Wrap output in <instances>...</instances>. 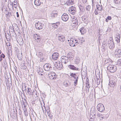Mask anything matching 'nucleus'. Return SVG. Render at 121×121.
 <instances>
[{
  "instance_id": "f257e3e1",
  "label": "nucleus",
  "mask_w": 121,
  "mask_h": 121,
  "mask_svg": "<svg viewBox=\"0 0 121 121\" xmlns=\"http://www.w3.org/2000/svg\"><path fill=\"white\" fill-rule=\"evenodd\" d=\"M116 67L113 65H109L107 67V69L108 71L111 73L115 72L116 70Z\"/></svg>"
},
{
  "instance_id": "f03ea898",
  "label": "nucleus",
  "mask_w": 121,
  "mask_h": 121,
  "mask_svg": "<svg viewBox=\"0 0 121 121\" xmlns=\"http://www.w3.org/2000/svg\"><path fill=\"white\" fill-rule=\"evenodd\" d=\"M108 44L109 48L110 49H113L115 47L114 43L113 41L112 38L110 37L109 39Z\"/></svg>"
},
{
  "instance_id": "7ed1b4c3",
  "label": "nucleus",
  "mask_w": 121,
  "mask_h": 121,
  "mask_svg": "<svg viewBox=\"0 0 121 121\" xmlns=\"http://www.w3.org/2000/svg\"><path fill=\"white\" fill-rule=\"evenodd\" d=\"M48 75L50 79L52 80L55 79L57 77L56 74L53 72L49 73Z\"/></svg>"
},
{
  "instance_id": "20e7f679",
  "label": "nucleus",
  "mask_w": 121,
  "mask_h": 121,
  "mask_svg": "<svg viewBox=\"0 0 121 121\" xmlns=\"http://www.w3.org/2000/svg\"><path fill=\"white\" fill-rule=\"evenodd\" d=\"M78 41L77 39H70V45L71 46H75L78 44Z\"/></svg>"
},
{
  "instance_id": "39448f33",
  "label": "nucleus",
  "mask_w": 121,
  "mask_h": 121,
  "mask_svg": "<svg viewBox=\"0 0 121 121\" xmlns=\"http://www.w3.org/2000/svg\"><path fill=\"white\" fill-rule=\"evenodd\" d=\"M54 65L56 67L59 69H62L63 67L62 63L59 61L55 62Z\"/></svg>"
},
{
  "instance_id": "423d86ee",
  "label": "nucleus",
  "mask_w": 121,
  "mask_h": 121,
  "mask_svg": "<svg viewBox=\"0 0 121 121\" xmlns=\"http://www.w3.org/2000/svg\"><path fill=\"white\" fill-rule=\"evenodd\" d=\"M35 26L36 29L40 30L43 29L44 25L38 21L35 23Z\"/></svg>"
},
{
  "instance_id": "0eeeda50",
  "label": "nucleus",
  "mask_w": 121,
  "mask_h": 121,
  "mask_svg": "<svg viewBox=\"0 0 121 121\" xmlns=\"http://www.w3.org/2000/svg\"><path fill=\"white\" fill-rule=\"evenodd\" d=\"M97 108L98 110L100 112H103L105 109L104 106L101 104H99L98 105Z\"/></svg>"
},
{
  "instance_id": "6e6552de",
  "label": "nucleus",
  "mask_w": 121,
  "mask_h": 121,
  "mask_svg": "<svg viewBox=\"0 0 121 121\" xmlns=\"http://www.w3.org/2000/svg\"><path fill=\"white\" fill-rule=\"evenodd\" d=\"M61 61L62 63L66 64L68 62V58L65 56H62L61 58Z\"/></svg>"
},
{
  "instance_id": "1a4fd4ad",
  "label": "nucleus",
  "mask_w": 121,
  "mask_h": 121,
  "mask_svg": "<svg viewBox=\"0 0 121 121\" xmlns=\"http://www.w3.org/2000/svg\"><path fill=\"white\" fill-rule=\"evenodd\" d=\"M43 68L44 70L47 71H49L51 70L52 68L51 65L48 64H45L43 66Z\"/></svg>"
},
{
  "instance_id": "9d476101",
  "label": "nucleus",
  "mask_w": 121,
  "mask_h": 121,
  "mask_svg": "<svg viewBox=\"0 0 121 121\" xmlns=\"http://www.w3.org/2000/svg\"><path fill=\"white\" fill-rule=\"evenodd\" d=\"M56 37L58 38V39L60 41L63 42L65 40V36L62 35L58 34L56 35Z\"/></svg>"
},
{
  "instance_id": "9b49d317",
  "label": "nucleus",
  "mask_w": 121,
  "mask_h": 121,
  "mask_svg": "<svg viewBox=\"0 0 121 121\" xmlns=\"http://www.w3.org/2000/svg\"><path fill=\"white\" fill-rule=\"evenodd\" d=\"M58 14V12L56 10L53 11L50 14L51 17L53 19L56 17Z\"/></svg>"
},
{
  "instance_id": "f8f14e48",
  "label": "nucleus",
  "mask_w": 121,
  "mask_h": 121,
  "mask_svg": "<svg viewBox=\"0 0 121 121\" xmlns=\"http://www.w3.org/2000/svg\"><path fill=\"white\" fill-rule=\"evenodd\" d=\"M116 80H110L109 81V85L110 87L114 88L116 86Z\"/></svg>"
},
{
  "instance_id": "ddd939ff",
  "label": "nucleus",
  "mask_w": 121,
  "mask_h": 121,
  "mask_svg": "<svg viewBox=\"0 0 121 121\" xmlns=\"http://www.w3.org/2000/svg\"><path fill=\"white\" fill-rule=\"evenodd\" d=\"M115 56L120 57L121 56V50L118 48L115 51Z\"/></svg>"
},
{
  "instance_id": "4468645a",
  "label": "nucleus",
  "mask_w": 121,
  "mask_h": 121,
  "mask_svg": "<svg viewBox=\"0 0 121 121\" xmlns=\"http://www.w3.org/2000/svg\"><path fill=\"white\" fill-rule=\"evenodd\" d=\"M68 66L69 69L73 70L79 71L80 70L79 68L73 65H70Z\"/></svg>"
},
{
  "instance_id": "2eb2a0df",
  "label": "nucleus",
  "mask_w": 121,
  "mask_h": 121,
  "mask_svg": "<svg viewBox=\"0 0 121 121\" xmlns=\"http://www.w3.org/2000/svg\"><path fill=\"white\" fill-rule=\"evenodd\" d=\"M69 18L68 15L65 13H64L61 16L62 20L64 21H66Z\"/></svg>"
},
{
  "instance_id": "dca6fc26",
  "label": "nucleus",
  "mask_w": 121,
  "mask_h": 121,
  "mask_svg": "<svg viewBox=\"0 0 121 121\" xmlns=\"http://www.w3.org/2000/svg\"><path fill=\"white\" fill-rule=\"evenodd\" d=\"M81 18L82 21L84 22L87 24L89 22L88 19V17L84 16H82Z\"/></svg>"
},
{
  "instance_id": "f3484780",
  "label": "nucleus",
  "mask_w": 121,
  "mask_h": 121,
  "mask_svg": "<svg viewBox=\"0 0 121 121\" xmlns=\"http://www.w3.org/2000/svg\"><path fill=\"white\" fill-rule=\"evenodd\" d=\"M27 89V93L28 94L29 96L32 95L33 94H34L35 91V90L33 91L31 88H28Z\"/></svg>"
},
{
  "instance_id": "a211bd4d",
  "label": "nucleus",
  "mask_w": 121,
  "mask_h": 121,
  "mask_svg": "<svg viewBox=\"0 0 121 121\" xmlns=\"http://www.w3.org/2000/svg\"><path fill=\"white\" fill-rule=\"evenodd\" d=\"M67 57L69 60H72L74 58V54L72 52H71L67 54Z\"/></svg>"
},
{
  "instance_id": "6ab92c4d",
  "label": "nucleus",
  "mask_w": 121,
  "mask_h": 121,
  "mask_svg": "<svg viewBox=\"0 0 121 121\" xmlns=\"http://www.w3.org/2000/svg\"><path fill=\"white\" fill-rule=\"evenodd\" d=\"M17 55L19 60H22V52L18 51L17 53Z\"/></svg>"
},
{
  "instance_id": "aec40b11",
  "label": "nucleus",
  "mask_w": 121,
  "mask_h": 121,
  "mask_svg": "<svg viewBox=\"0 0 121 121\" xmlns=\"http://www.w3.org/2000/svg\"><path fill=\"white\" fill-rule=\"evenodd\" d=\"M71 84V81H66L64 82V84L65 87H69L70 86Z\"/></svg>"
},
{
  "instance_id": "412c9836",
  "label": "nucleus",
  "mask_w": 121,
  "mask_h": 121,
  "mask_svg": "<svg viewBox=\"0 0 121 121\" xmlns=\"http://www.w3.org/2000/svg\"><path fill=\"white\" fill-rule=\"evenodd\" d=\"M58 54L57 52L54 53L52 56V59L53 60H57L58 58Z\"/></svg>"
},
{
  "instance_id": "4be33fe9",
  "label": "nucleus",
  "mask_w": 121,
  "mask_h": 121,
  "mask_svg": "<svg viewBox=\"0 0 121 121\" xmlns=\"http://www.w3.org/2000/svg\"><path fill=\"white\" fill-rule=\"evenodd\" d=\"M95 107H93L91 108L90 110L91 113H93V118H95L96 116L95 113Z\"/></svg>"
},
{
  "instance_id": "5701e85b",
  "label": "nucleus",
  "mask_w": 121,
  "mask_h": 121,
  "mask_svg": "<svg viewBox=\"0 0 121 121\" xmlns=\"http://www.w3.org/2000/svg\"><path fill=\"white\" fill-rule=\"evenodd\" d=\"M112 63V60L110 58L105 60H104V64H108V65H110Z\"/></svg>"
},
{
  "instance_id": "b1692460",
  "label": "nucleus",
  "mask_w": 121,
  "mask_h": 121,
  "mask_svg": "<svg viewBox=\"0 0 121 121\" xmlns=\"http://www.w3.org/2000/svg\"><path fill=\"white\" fill-rule=\"evenodd\" d=\"M34 38L35 40L37 41H40L41 40V37L37 34H35L34 35Z\"/></svg>"
},
{
  "instance_id": "393cba45",
  "label": "nucleus",
  "mask_w": 121,
  "mask_h": 121,
  "mask_svg": "<svg viewBox=\"0 0 121 121\" xmlns=\"http://www.w3.org/2000/svg\"><path fill=\"white\" fill-rule=\"evenodd\" d=\"M70 76H71L72 78H73L75 79H77V78H78V76H77L75 73H70Z\"/></svg>"
},
{
  "instance_id": "a878e982",
  "label": "nucleus",
  "mask_w": 121,
  "mask_h": 121,
  "mask_svg": "<svg viewBox=\"0 0 121 121\" xmlns=\"http://www.w3.org/2000/svg\"><path fill=\"white\" fill-rule=\"evenodd\" d=\"M80 31L82 34L84 35L86 33V30L85 28L82 27L80 29Z\"/></svg>"
},
{
  "instance_id": "bb28decb",
  "label": "nucleus",
  "mask_w": 121,
  "mask_h": 121,
  "mask_svg": "<svg viewBox=\"0 0 121 121\" xmlns=\"http://www.w3.org/2000/svg\"><path fill=\"white\" fill-rule=\"evenodd\" d=\"M21 104L22 105V107L23 108V109H24L25 110L26 109V101H24L23 100L22 102L21 101Z\"/></svg>"
},
{
  "instance_id": "cd10ccee",
  "label": "nucleus",
  "mask_w": 121,
  "mask_h": 121,
  "mask_svg": "<svg viewBox=\"0 0 121 121\" xmlns=\"http://www.w3.org/2000/svg\"><path fill=\"white\" fill-rule=\"evenodd\" d=\"M78 20H76L75 21H72V22L71 25L72 26H75L78 25Z\"/></svg>"
},
{
  "instance_id": "c85d7f7f",
  "label": "nucleus",
  "mask_w": 121,
  "mask_h": 121,
  "mask_svg": "<svg viewBox=\"0 0 121 121\" xmlns=\"http://www.w3.org/2000/svg\"><path fill=\"white\" fill-rule=\"evenodd\" d=\"M34 4L36 5L39 6L40 5L41 2L39 0H35L34 1Z\"/></svg>"
},
{
  "instance_id": "c756f323",
  "label": "nucleus",
  "mask_w": 121,
  "mask_h": 121,
  "mask_svg": "<svg viewBox=\"0 0 121 121\" xmlns=\"http://www.w3.org/2000/svg\"><path fill=\"white\" fill-rule=\"evenodd\" d=\"M53 26L54 27V28H57L58 26L60 24L59 22H57L56 23H53Z\"/></svg>"
},
{
  "instance_id": "7c9ffc66",
  "label": "nucleus",
  "mask_w": 121,
  "mask_h": 121,
  "mask_svg": "<svg viewBox=\"0 0 121 121\" xmlns=\"http://www.w3.org/2000/svg\"><path fill=\"white\" fill-rule=\"evenodd\" d=\"M120 35L119 34L117 36V37L115 38V40L117 42H119L120 41Z\"/></svg>"
},
{
  "instance_id": "2f4dec72",
  "label": "nucleus",
  "mask_w": 121,
  "mask_h": 121,
  "mask_svg": "<svg viewBox=\"0 0 121 121\" xmlns=\"http://www.w3.org/2000/svg\"><path fill=\"white\" fill-rule=\"evenodd\" d=\"M9 32L11 31V32H14L15 33L14 28L11 26H9Z\"/></svg>"
},
{
  "instance_id": "473e14b6",
  "label": "nucleus",
  "mask_w": 121,
  "mask_h": 121,
  "mask_svg": "<svg viewBox=\"0 0 121 121\" xmlns=\"http://www.w3.org/2000/svg\"><path fill=\"white\" fill-rule=\"evenodd\" d=\"M80 59L79 58H76L74 61V63L75 64H78L80 62Z\"/></svg>"
},
{
  "instance_id": "72a5a7b5",
  "label": "nucleus",
  "mask_w": 121,
  "mask_h": 121,
  "mask_svg": "<svg viewBox=\"0 0 121 121\" xmlns=\"http://www.w3.org/2000/svg\"><path fill=\"white\" fill-rule=\"evenodd\" d=\"M90 84H89L88 81H87V82H86V89L87 90V89H88V91H89V88H90Z\"/></svg>"
},
{
  "instance_id": "f704fd0d",
  "label": "nucleus",
  "mask_w": 121,
  "mask_h": 121,
  "mask_svg": "<svg viewBox=\"0 0 121 121\" xmlns=\"http://www.w3.org/2000/svg\"><path fill=\"white\" fill-rule=\"evenodd\" d=\"M2 64L4 67L5 66L7 65V63L6 60L5 59L3 60V61L2 62Z\"/></svg>"
},
{
  "instance_id": "c9c22d12",
  "label": "nucleus",
  "mask_w": 121,
  "mask_h": 121,
  "mask_svg": "<svg viewBox=\"0 0 121 121\" xmlns=\"http://www.w3.org/2000/svg\"><path fill=\"white\" fill-rule=\"evenodd\" d=\"M43 107L45 109V104H44V102L43 101V103H41V107L42 108V110H43V111L44 112L43 108Z\"/></svg>"
},
{
  "instance_id": "e433bc0d",
  "label": "nucleus",
  "mask_w": 121,
  "mask_h": 121,
  "mask_svg": "<svg viewBox=\"0 0 121 121\" xmlns=\"http://www.w3.org/2000/svg\"><path fill=\"white\" fill-rule=\"evenodd\" d=\"M13 27L14 28L16 27V29L18 30V26L16 24L14 23L13 25Z\"/></svg>"
},
{
  "instance_id": "4c0bfd02",
  "label": "nucleus",
  "mask_w": 121,
  "mask_h": 121,
  "mask_svg": "<svg viewBox=\"0 0 121 121\" xmlns=\"http://www.w3.org/2000/svg\"><path fill=\"white\" fill-rule=\"evenodd\" d=\"M22 88L24 90H26V86L25 84L23 83L22 84Z\"/></svg>"
},
{
  "instance_id": "58836bf2",
  "label": "nucleus",
  "mask_w": 121,
  "mask_h": 121,
  "mask_svg": "<svg viewBox=\"0 0 121 121\" xmlns=\"http://www.w3.org/2000/svg\"><path fill=\"white\" fill-rule=\"evenodd\" d=\"M43 52H39L37 54L38 56L40 57L42 56L43 55Z\"/></svg>"
},
{
  "instance_id": "ea45409f",
  "label": "nucleus",
  "mask_w": 121,
  "mask_h": 121,
  "mask_svg": "<svg viewBox=\"0 0 121 121\" xmlns=\"http://www.w3.org/2000/svg\"><path fill=\"white\" fill-rule=\"evenodd\" d=\"M91 6L89 5H88L87 6L86 8V9L87 11H89L90 9H91Z\"/></svg>"
},
{
  "instance_id": "a19ab883",
  "label": "nucleus",
  "mask_w": 121,
  "mask_h": 121,
  "mask_svg": "<svg viewBox=\"0 0 121 121\" xmlns=\"http://www.w3.org/2000/svg\"><path fill=\"white\" fill-rule=\"evenodd\" d=\"M24 111V114L26 117H27L28 116V113L27 111V108L25 110L24 109H23Z\"/></svg>"
},
{
  "instance_id": "79ce46f5",
  "label": "nucleus",
  "mask_w": 121,
  "mask_h": 121,
  "mask_svg": "<svg viewBox=\"0 0 121 121\" xmlns=\"http://www.w3.org/2000/svg\"><path fill=\"white\" fill-rule=\"evenodd\" d=\"M5 36L6 38L8 40V39H9V38L10 37V36L9 35V34L8 33V34H5Z\"/></svg>"
},
{
  "instance_id": "37998d69",
  "label": "nucleus",
  "mask_w": 121,
  "mask_h": 121,
  "mask_svg": "<svg viewBox=\"0 0 121 121\" xmlns=\"http://www.w3.org/2000/svg\"><path fill=\"white\" fill-rule=\"evenodd\" d=\"M76 9L73 6H72L70 8V11H76Z\"/></svg>"
},
{
  "instance_id": "c03bdc74",
  "label": "nucleus",
  "mask_w": 121,
  "mask_h": 121,
  "mask_svg": "<svg viewBox=\"0 0 121 121\" xmlns=\"http://www.w3.org/2000/svg\"><path fill=\"white\" fill-rule=\"evenodd\" d=\"M121 0H114V1L116 4H119L120 3Z\"/></svg>"
},
{
  "instance_id": "a18cd8bd",
  "label": "nucleus",
  "mask_w": 121,
  "mask_h": 121,
  "mask_svg": "<svg viewBox=\"0 0 121 121\" xmlns=\"http://www.w3.org/2000/svg\"><path fill=\"white\" fill-rule=\"evenodd\" d=\"M78 79V78H77V79H75V80L74 82V86H76V85L77 84Z\"/></svg>"
},
{
  "instance_id": "49530a36",
  "label": "nucleus",
  "mask_w": 121,
  "mask_h": 121,
  "mask_svg": "<svg viewBox=\"0 0 121 121\" xmlns=\"http://www.w3.org/2000/svg\"><path fill=\"white\" fill-rule=\"evenodd\" d=\"M13 3H14L13 4L14 6V7L15 8H16L17 7V2L16 0H14L13 1Z\"/></svg>"
},
{
  "instance_id": "de8ad7c7",
  "label": "nucleus",
  "mask_w": 121,
  "mask_h": 121,
  "mask_svg": "<svg viewBox=\"0 0 121 121\" xmlns=\"http://www.w3.org/2000/svg\"><path fill=\"white\" fill-rule=\"evenodd\" d=\"M117 65H121V59H119L117 61Z\"/></svg>"
},
{
  "instance_id": "09e8293b",
  "label": "nucleus",
  "mask_w": 121,
  "mask_h": 121,
  "mask_svg": "<svg viewBox=\"0 0 121 121\" xmlns=\"http://www.w3.org/2000/svg\"><path fill=\"white\" fill-rule=\"evenodd\" d=\"M70 11V13L72 14V15H74L76 13V11H70Z\"/></svg>"
},
{
  "instance_id": "8fccbe9b",
  "label": "nucleus",
  "mask_w": 121,
  "mask_h": 121,
  "mask_svg": "<svg viewBox=\"0 0 121 121\" xmlns=\"http://www.w3.org/2000/svg\"><path fill=\"white\" fill-rule=\"evenodd\" d=\"M76 20H78L76 17H72V19L71 20L72 22V21H75Z\"/></svg>"
},
{
  "instance_id": "3c124183",
  "label": "nucleus",
  "mask_w": 121,
  "mask_h": 121,
  "mask_svg": "<svg viewBox=\"0 0 121 121\" xmlns=\"http://www.w3.org/2000/svg\"><path fill=\"white\" fill-rule=\"evenodd\" d=\"M68 2L69 3H70V4H73L74 2L73 0H69L68 1Z\"/></svg>"
},
{
  "instance_id": "603ef678",
  "label": "nucleus",
  "mask_w": 121,
  "mask_h": 121,
  "mask_svg": "<svg viewBox=\"0 0 121 121\" xmlns=\"http://www.w3.org/2000/svg\"><path fill=\"white\" fill-rule=\"evenodd\" d=\"M9 3L10 4V7H11V8H13V3H12V2H11V1H10L9 2Z\"/></svg>"
},
{
  "instance_id": "864d4df0",
  "label": "nucleus",
  "mask_w": 121,
  "mask_h": 121,
  "mask_svg": "<svg viewBox=\"0 0 121 121\" xmlns=\"http://www.w3.org/2000/svg\"><path fill=\"white\" fill-rule=\"evenodd\" d=\"M107 43V42L105 41H103L102 44V46H103L104 47V46H106V45Z\"/></svg>"
},
{
  "instance_id": "5fc2aeb1",
  "label": "nucleus",
  "mask_w": 121,
  "mask_h": 121,
  "mask_svg": "<svg viewBox=\"0 0 121 121\" xmlns=\"http://www.w3.org/2000/svg\"><path fill=\"white\" fill-rule=\"evenodd\" d=\"M0 56L2 58H4L5 57V55L3 53H2L0 55Z\"/></svg>"
},
{
  "instance_id": "6e6d98bb",
  "label": "nucleus",
  "mask_w": 121,
  "mask_h": 121,
  "mask_svg": "<svg viewBox=\"0 0 121 121\" xmlns=\"http://www.w3.org/2000/svg\"><path fill=\"white\" fill-rule=\"evenodd\" d=\"M84 8V7L83 6L80 5L79 7V9L80 10H82Z\"/></svg>"
},
{
  "instance_id": "4d7b16f0",
  "label": "nucleus",
  "mask_w": 121,
  "mask_h": 121,
  "mask_svg": "<svg viewBox=\"0 0 121 121\" xmlns=\"http://www.w3.org/2000/svg\"><path fill=\"white\" fill-rule=\"evenodd\" d=\"M33 95H34V96L35 97H37V92L36 91H35V93H34V94H33Z\"/></svg>"
},
{
  "instance_id": "13d9d810",
  "label": "nucleus",
  "mask_w": 121,
  "mask_h": 121,
  "mask_svg": "<svg viewBox=\"0 0 121 121\" xmlns=\"http://www.w3.org/2000/svg\"><path fill=\"white\" fill-rule=\"evenodd\" d=\"M8 11H7V10L5 9V13L6 14V15H8L9 14V12Z\"/></svg>"
},
{
  "instance_id": "bf43d9fd",
  "label": "nucleus",
  "mask_w": 121,
  "mask_h": 121,
  "mask_svg": "<svg viewBox=\"0 0 121 121\" xmlns=\"http://www.w3.org/2000/svg\"><path fill=\"white\" fill-rule=\"evenodd\" d=\"M97 116L99 117L101 116H102V115L101 114H100V113H98L97 114H96Z\"/></svg>"
},
{
  "instance_id": "052dcab7",
  "label": "nucleus",
  "mask_w": 121,
  "mask_h": 121,
  "mask_svg": "<svg viewBox=\"0 0 121 121\" xmlns=\"http://www.w3.org/2000/svg\"><path fill=\"white\" fill-rule=\"evenodd\" d=\"M107 18L108 20H110L111 19L112 17L111 16H108L107 17Z\"/></svg>"
},
{
  "instance_id": "680f3d73",
  "label": "nucleus",
  "mask_w": 121,
  "mask_h": 121,
  "mask_svg": "<svg viewBox=\"0 0 121 121\" xmlns=\"http://www.w3.org/2000/svg\"><path fill=\"white\" fill-rule=\"evenodd\" d=\"M38 74L40 75H43V73H40V72L39 70L38 71Z\"/></svg>"
},
{
  "instance_id": "e2e57ef3",
  "label": "nucleus",
  "mask_w": 121,
  "mask_h": 121,
  "mask_svg": "<svg viewBox=\"0 0 121 121\" xmlns=\"http://www.w3.org/2000/svg\"><path fill=\"white\" fill-rule=\"evenodd\" d=\"M97 8L99 10L101 11L102 10V9L101 7L100 8L97 7Z\"/></svg>"
},
{
  "instance_id": "0e129e2a",
  "label": "nucleus",
  "mask_w": 121,
  "mask_h": 121,
  "mask_svg": "<svg viewBox=\"0 0 121 121\" xmlns=\"http://www.w3.org/2000/svg\"><path fill=\"white\" fill-rule=\"evenodd\" d=\"M6 45L7 46H10V43H9L8 42V43H6Z\"/></svg>"
},
{
  "instance_id": "69168bd1",
  "label": "nucleus",
  "mask_w": 121,
  "mask_h": 121,
  "mask_svg": "<svg viewBox=\"0 0 121 121\" xmlns=\"http://www.w3.org/2000/svg\"><path fill=\"white\" fill-rule=\"evenodd\" d=\"M95 15H97L98 14V11L96 10H95Z\"/></svg>"
},
{
  "instance_id": "338daca9",
  "label": "nucleus",
  "mask_w": 121,
  "mask_h": 121,
  "mask_svg": "<svg viewBox=\"0 0 121 121\" xmlns=\"http://www.w3.org/2000/svg\"><path fill=\"white\" fill-rule=\"evenodd\" d=\"M92 116H91V115L90 114V118L92 119L91 120L93 121L94 120V118H92Z\"/></svg>"
},
{
  "instance_id": "774afa93",
  "label": "nucleus",
  "mask_w": 121,
  "mask_h": 121,
  "mask_svg": "<svg viewBox=\"0 0 121 121\" xmlns=\"http://www.w3.org/2000/svg\"><path fill=\"white\" fill-rule=\"evenodd\" d=\"M39 70H40V71H39L40 72V73H43V70L41 69V68H40L39 69Z\"/></svg>"
}]
</instances>
